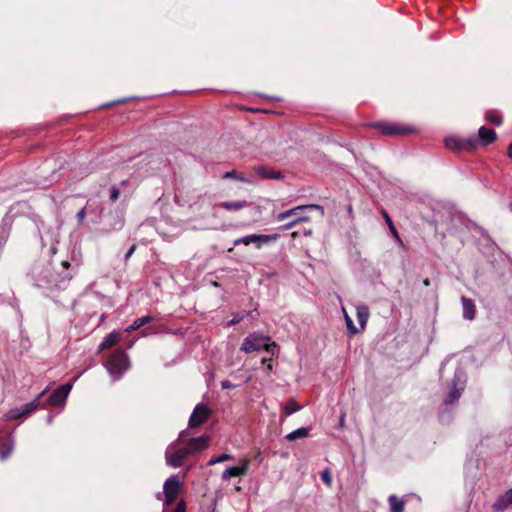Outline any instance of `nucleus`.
I'll list each match as a JSON object with an SVG mask.
<instances>
[{
	"label": "nucleus",
	"mask_w": 512,
	"mask_h": 512,
	"mask_svg": "<svg viewBox=\"0 0 512 512\" xmlns=\"http://www.w3.org/2000/svg\"><path fill=\"white\" fill-rule=\"evenodd\" d=\"M186 432L183 431L179 434L178 438L170 443L165 451L166 463L173 467L178 468L183 465L185 459L191 456L188 447L185 444Z\"/></svg>",
	"instance_id": "obj_1"
},
{
	"label": "nucleus",
	"mask_w": 512,
	"mask_h": 512,
	"mask_svg": "<svg viewBox=\"0 0 512 512\" xmlns=\"http://www.w3.org/2000/svg\"><path fill=\"white\" fill-rule=\"evenodd\" d=\"M264 349L271 355H275L278 352V347L274 342H270V338L260 334L252 333L247 336L241 345V350L245 353H252Z\"/></svg>",
	"instance_id": "obj_2"
},
{
	"label": "nucleus",
	"mask_w": 512,
	"mask_h": 512,
	"mask_svg": "<svg viewBox=\"0 0 512 512\" xmlns=\"http://www.w3.org/2000/svg\"><path fill=\"white\" fill-rule=\"evenodd\" d=\"M106 368L113 380H118L129 368L127 354L122 350L114 352L108 359Z\"/></svg>",
	"instance_id": "obj_3"
},
{
	"label": "nucleus",
	"mask_w": 512,
	"mask_h": 512,
	"mask_svg": "<svg viewBox=\"0 0 512 512\" xmlns=\"http://www.w3.org/2000/svg\"><path fill=\"white\" fill-rule=\"evenodd\" d=\"M466 384V375L463 371L457 370L452 381L450 390L445 398V404H453L458 401Z\"/></svg>",
	"instance_id": "obj_4"
},
{
	"label": "nucleus",
	"mask_w": 512,
	"mask_h": 512,
	"mask_svg": "<svg viewBox=\"0 0 512 512\" xmlns=\"http://www.w3.org/2000/svg\"><path fill=\"white\" fill-rule=\"evenodd\" d=\"M182 484L178 480L177 476L173 475L169 477L163 486V494H164V506L167 507L171 505L179 495Z\"/></svg>",
	"instance_id": "obj_5"
},
{
	"label": "nucleus",
	"mask_w": 512,
	"mask_h": 512,
	"mask_svg": "<svg viewBox=\"0 0 512 512\" xmlns=\"http://www.w3.org/2000/svg\"><path fill=\"white\" fill-rule=\"evenodd\" d=\"M477 140L473 137L463 139L455 136H449L444 139L446 148L455 151H471L475 149Z\"/></svg>",
	"instance_id": "obj_6"
},
{
	"label": "nucleus",
	"mask_w": 512,
	"mask_h": 512,
	"mask_svg": "<svg viewBox=\"0 0 512 512\" xmlns=\"http://www.w3.org/2000/svg\"><path fill=\"white\" fill-rule=\"evenodd\" d=\"M44 393H45V391H43L39 395V397H37L36 399H34L33 401H31L29 403L24 404L21 407L13 408V409L9 410L5 414L6 419H8V420L19 419V418L26 417V416L30 415L40 405V398Z\"/></svg>",
	"instance_id": "obj_7"
},
{
	"label": "nucleus",
	"mask_w": 512,
	"mask_h": 512,
	"mask_svg": "<svg viewBox=\"0 0 512 512\" xmlns=\"http://www.w3.org/2000/svg\"><path fill=\"white\" fill-rule=\"evenodd\" d=\"M317 205H303L290 209V229L297 223L310 219V214L318 209Z\"/></svg>",
	"instance_id": "obj_8"
},
{
	"label": "nucleus",
	"mask_w": 512,
	"mask_h": 512,
	"mask_svg": "<svg viewBox=\"0 0 512 512\" xmlns=\"http://www.w3.org/2000/svg\"><path fill=\"white\" fill-rule=\"evenodd\" d=\"M211 415V410L205 404H198L189 419V427L202 425Z\"/></svg>",
	"instance_id": "obj_9"
},
{
	"label": "nucleus",
	"mask_w": 512,
	"mask_h": 512,
	"mask_svg": "<svg viewBox=\"0 0 512 512\" xmlns=\"http://www.w3.org/2000/svg\"><path fill=\"white\" fill-rule=\"evenodd\" d=\"M278 237H279L278 234L248 235V236H244V237L236 239L234 241V245L235 246H237L239 244L249 245L250 243H258L259 245H261V244H266V243H269V242L276 241L278 239Z\"/></svg>",
	"instance_id": "obj_10"
},
{
	"label": "nucleus",
	"mask_w": 512,
	"mask_h": 512,
	"mask_svg": "<svg viewBox=\"0 0 512 512\" xmlns=\"http://www.w3.org/2000/svg\"><path fill=\"white\" fill-rule=\"evenodd\" d=\"M72 389V383L61 385L55 389L48 398V402L52 406L63 405Z\"/></svg>",
	"instance_id": "obj_11"
},
{
	"label": "nucleus",
	"mask_w": 512,
	"mask_h": 512,
	"mask_svg": "<svg viewBox=\"0 0 512 512\" xmlns=\"http://www.w3.org/2000/svg\"><path fill=\"white\" fill-rule=\"evenodd\" d=\"M250 465V460L247 458H244L241 460L240 465L228 467L223 473H222V479L224 481L229 480L231 477H240L247 473L248 468Z\"/></svg>",
	"instance_id": "obj_12"
},
{
	"label": "nucleus",
	"mask_w": 512,
	"mask_h": 512,
	"mask_svg": "<svg viewBox=\"0 0 512 512\" xmlns=\"http://www.w3.org/2000/svg\"><path fill=\"white\" fill-rule=\"evenodd\" d=\"M185 444L188 447V450L191 453V455H193L195 453L205 450L208 447L209 437L203 435L200 437L191 438L188 441L185 439Z\"/></svg>",
	"instance_id": "obj_13"
},
{
	"label": "nucleus",
	"mask_w": 512,
	"mask_h": 512,
	"mask_svg": "<svg viewBox=\"0 0 512 512\" xmlns=\"http://www.w3.org/2000/svg\"><path fill=\"white\" fill-rule=\"evenodd\" d=\"M254 172L256 175H258L262 179L278 180V179L285 178V175L283 172L277 171L273 168L263 166V165L254 167Z\"/></svg>",
	"instance_id": "obj_14"
},
{
	"label": "nucleus",
	"mask_w": 512,
	"mask_h": 512,
	"mask_svg": "<svg viewBox=\"0 0 512 512\" xmlns=\"http://www.w3.org/2000/svg\"><path fill=\"white\" fill-rule=\"evenodd\" d=\"M375 127L384 135H401L409 132L406 127L390 123H377Z\"/></svg>",
	"instance_id": "obj_15"
},
{
	"label": "nucleus",
	"mask_w": 512,
	"mask_h": 512,
	"mask_svg": "<svg viewBox=\"0 0 512 512\" xmlns=\"http://www.w3.org/2000/svg\"><path fill=\"white\" fill-rule=\"evenodd\" d=\"M512 504V489L506 491L501 495L493 505L496 512L504 511L509 505Z\"/></svg>",
	"instance_id": "obj_16"
},
{
	"label": "nucleus",
	"mask_w": 512,
	"mask_h": 512,
	"mask_svg": "<svg viewBox=\"0 0 512 512\" xmlns=\"http://www.w3.org/2000/svg\"><path fill=\"white\" fill-rule=\"evenodd\" d=\"M462 308H463V317L467 320H473L475 318V305L471 299L466 297H462Z\"/></svg>",
	"instance_id": "obj_17"
},
{
	"label": "nucleus",
	"mask_w": 512,
	"mask_h": 512,
	"mask_svg": "<svg viewBox=\"0 0 512 512\" xmlns=\"http://www.w3.org/2000/svg\"><path fill=\"white\" fill-rule=\"evenodd\" d=\"M219 206L225 209L226 211L236 212L247 207L248 202L246 200L224 201L220 203Z\"/></svg>",
	"instance_id": "obj_18"
},
{
	"label": "nucleus",
	"mask_w": 512,
	"mask_h": 512,
	"mask_svg": "<svg viewBox=\"0 0 512 512\" xmlns=\"http://www.w3.org/2000/svg\"><path fill=\"white\" fill-rule=\"evenodd\" d=\"M478 135L479 140L485 146L492 143L496 139L495 131L484 126L479 129Z\"/></svg>",
	"instance_id": "obj_19"
},
{
	"label": "nucleus",
	"mask_w": 512,
	"mask_h": 512,
	"mask_svg": "<svg viewBox=\"0 0 512 512\" xmlns=\"http://www.w3.org/2000/svg\"><path fill=\"white\" fill-rule=\"evenodd\" d=\"M120 339V334L117 331H113L110 334H108L105 339L100 344V349L104 350L107 348H110L111 346L115 345Z\"/></svg>",
	"instance_id": "obj_20"
},
{
	"label": "nucleus",
	"mask_w": 512,
	"mask_h": 512,
	"mask_svg": "<svg viewBox=\"0 0 512 512\" xmlns=\"http://www.w3.org/2000/svg\"><path fill=\"white\" fill-rule=\"evenodd\" d=\"M14 450V442L11 438H8L4 441L0 448V458L1 460H6L12 454Z\"/></svg>",
	"instance_id": "obj_21"
},
{
	"label": "nucleus",
	"mask_w": 512,
	"mask_h": 512,
	"mask_svg": "<svg viewBox=\"0 0 512 512\" xmlns=\"http://www.w3.org/2000/svg\"><path fill=\"white\" fill-rule=\"evenodd\" d=\"M390 512H404L405 503L396 495L389 496Z\"/></svg>",
	"instance_id": "obj_22"
},
{
	"label": "nucleus",
	"mask_w": 512,
	"mask_h": 512,
	"mask_svg": "<svg viewBox=\"0 0 512 512\" xmlns=\"http://www.w3.org/2000/svg\"><path fill=\"white\" fill-rule=\"evenodd\" d=\"M152 320H153V318L149 315L140 317V318L136 319L129 327H127L126 331L131 332V331L137 330V329L141 328L142 326H144L145 324L151 322Z\"/></svg>",
	"instance_id": "obj_23"
},
{
	"label": "nucleus",
	"mask_w": 512,
	"mask_h": 512,
	"mask_svg": "<svg viewBox=\"0 0 512 512\" xmlns=\"http://www.w3.org/2000/svg\"><path fill=\"white\" fill-rule=\"evenodd\" d=\"M357 318L360 326L364 328L369 318V309L366 306L357 307Z\"/></svg>",
	"instance_id": "obj_24"
},
{
	"label": "nucleus",
	"mask_w": 512,
	"mask_h": 512,
	"mask_svg": "<svg viewBox=\"0 0 512 512\" xmlns=\"http://www.w3.org/2000/svg\"><path fill=\"white\" fill-rule=\"evenodd\" d=\"M224 178H234V179H237L241 182H245V183H249V184H254L255 182L250 179V178H247L243 173H237L236 171H228L224 174Z\"/></svg>",
	"instance_id": "obj_25"
},
{
	"label": "nucleus",
	"mask_w": 512,
	"mask_h": 512,
	"mask_svg": "<svg viewBox=\"0 0 512 512\" xmlns=\"http://www.w3.org/2000/svg\"><path fill=\"white\" fill-rule=\"evenodd\" d=\"M309 431V428L302 427L290 432V441L306 438L309 435Z\"/></svg>",
	"instance_id": "obj_26"
},
{
	"label": "nucleus",
	"mask_w": 512,
	"mask_h": 512,
	"mask_svg": "<svg viewBox=\"0 0 512 512\" xmlns=\"http://www.w3.org/2000/svg\"><path fill=\"white\" fill-rule=\"evenodd\" d=\"M485 118L487 121H489L495 125H500L502 123L501 116L498 114V112L493 111V110L487 111L485 114Z\"/></svg>",
	"instance_id": "obj_27"
},
{
	"label": "nucleus",
	"mask_w": 512,
	"mask_h": 512,
	"mask_svg": "<svg viewBox=\"0 0 512 512\" xmlns=\"http://www.w3.org/2000/svg\"><path fill=\"white\" fill-rule=\"evenodd\" d=\"M230 459H232V456L230 454L223 453V454H220L218 457L210 459L208 462V465L212 466V465H215L218 463L228 461Z\"/></svg>",
	"instance_id": "obj_28"
},
{
	"label": "nucleus",
	"mask_w": 512,
	"mask_h": 512,
	"mask_svg": "<svg viewBox=\"0 0 512 512\" xmlns=\"http://www.w3.org/2000/svg\"><path fill=\"white\" fill-rule=\"evenodd\" d=\"M321 479L328 487L332 485V476L329 469H325L324 471H322Z\"/></svg>",
	"instance_id": "obj_29"
},
{
	"label": "nucleus",
	"mask_w": 512,
	"mask_h": 512,
	"mask_svg": "<svg viewBox=\"0 0 512 512\" xmlns=\"http://www.w3.org/2000/svg\"><path fill=\"white\" fill-rule=\"evenodd\" d=\"M345 320H346L347 328L351 332L355 333L356 332V328L354 327L352 319L347 314H345Z\"/></svg>",
	"instance_id": "obj_30"
},
{
	"label": "nucleus",
	"mask_w": 512,
	"mask_h": 512,
	"mask_svg": "<svg viewBox=\"0 0 512 512\" xmlns=\"http://www.w3.org/2000/svg\"><path fill=\"white\" fill-rule=\"evenodd\" d=\"M119 195H120L119 189L116 188V187H112L111 188V193H110V199L112 201H116L119 198Z\"/></svg>",
	"instance_id": "obj_31"
},
{
	"label": "nucleus",
	"mask_w": 512,
	"mask_h": 512,
	"mask_svg": "<svg viewBox=\"0 0 512 512\" xmlns=\"http://www.w3.org/2000/svg\"><path fill=\"white\" fill-rule=\"evenodd\" d=\"M221 387H222V389H225V390H226V389L235 388V387H236V385H235V384H233V383H231V382H230V381H228V380H224V381H222V382H221Z\"/></svg>",
	"instance_id": "obj_32"
},
{
	"label": "nucleus",
	"mask_w": 512,
	"mask_h": 512,
	"mask_svg": "<svg viewBox=\"0 0 512 512\" xmlns=\"http://www.w3.org/2000/svg\"><path fill=\"white\" fill-rule=\"evenodd\" d=\"M85 215H86V210H85V208L81 209V210L77 213V219H78V221H79L80 223L84 220Z\"/></svg>",
	"instance_id": "obj_33"
},
{
	"label": "nucleus",
	"mask_w": 512,
	"mask_h": 512,
	"mask_svg": "<svg viewBox=\"0 0 512 512\" xmlns=\"http://www.w3.org/2000/svg\"><path fill=\"white\" fill-rule=\"evenodd\" d=\"M49 276H50V272L48 271V273L45 274L43 279H38V285L41 286L44 282L49 283L50 282Z\"/></svg>",
	"instance_id": "obj_34"
},
{
	"label": "nucleus",
	"mask_w": 512,
	"mask_h": 512,
	"mask_svg": "<svg viewBox=\"0 0 512 512\" xmlns=\"http://www.w3.org/2000/svg\"><path fill=\"white\" fill-rule=\"evenodd\" d=\"M174 512H185V504L183 501H180L177 504V507L175 508Z\"/></svg>",
	"instance_id": "obj_35"
},
{
	"label": "nucleus",
	"mask_w": 512,
	"mask_h": 512,
	"mask_svg": "<svg viewBox=\"0 0 512 512\" xmlns=\"http://www.w3.org/2000/svg\"><path fill=\"white\" fill-rule=\"evenodd\" d=\"M385 217H386V222H388V224H389V226H390V228H391V230H392L393 234H394L395 236H397V235H398V234H397V231H396V229L394 228V226H393V224H392L391 219L388 217V215H385Z\"/></svg>",
	"instance_id": "obj_36"
},
{
	"label": "nucleus",
	"mask_w": 512,
	"mask_h": 512,
	"mask_svg": "<svg viewBox=\"0 0 512 512\" xmlns=\"http://www.w3.org/2000/svg\"><path fill=\"white\" fill-rule=\"evenodd\" d=\"M135 249H136V247L134 245L130 247V249L128 250V252L125 255V259L126 260L129 259L132 256V254L134 253Z\"/></svg>",
	"instance_id": "obj_37"
},
{
	"label": "nucleus",
	"mask_w": 512,
	"mask_h": 512,
	"mask_svg": "<svg viewBox=\"0 0 512 512\" xmlns=\"http://www.w3.org/2000/svg\"><path fill=\"white\" fill-rule=\"evenodd\" d=\"M345 418H346V414L345 413H342L340 415V419H339V426L341 428H343L345 426Z\"/></svg>",
	"instance_id": "obj_38"
},
{
	"label": "nucleus",
	"mask_w": 512,
	"mask_h": 512,
	"mask_svg": "<svg viewBox=\"0 0 512 512\" xmlns=\"http://www.w3.org/2000/svg\"><path fill=\"white\" fill-rule=\"evenodd\" d=\"M299 410V406H296L294 405L291 401H290V408H289V411H290V414H292L293 412Z\"/></svg>",
	"instance_id": "obj_39"
},
{
	"label": "nucleus",
	"mask_w": 512,
	"mask_h": 512,
	"mask_svg": "<svg viewBox=\"0 0 512 512\" xmlns=\"http://www.w3.org/2000/svg\"><path fill=\"white\" fill-rule=\"evenodd\" d=\"M238 322H240V318H233L231 321H229V325H234Z\"/></svg>",
	"instance_id": "obj_40"
},
{
	"label": "nucleus",
	"mask_w": 512,
	"mask_h": 512,
	"mask_svg": "<svg viewBox=\"0 0 512 512\" xmlns=\"http://www.w3.org/2000/svg\"><path fill=\"white\" fill-rule=\"evenodd\" d=\"M508 156L512 159V142L510 143L508 147Z\"/></svg>",
	"instance_id": "obj_41"
},
{
	"label": "nucleus",
	"mask_w": 512,
	"mask_h": 512,
	"mask_svg": "<svg viewBox=\"0 0 512 512\" xmlns=\"http://www.w3.org/2000/svg\"><path fill=\"white\" fill-rule=\"evenodd\" d=\"M298 234H299V232H298V231H296V230H294V231L290 232V235H291L292 237H296Z\"/></svg>",
	"instance_id": "obj_42"
},
{
	"label": "nucleus",
	"mask_w": 512,
	"mask_h": 512,
	"mask_svg": "<svg viewBox=\"0 0 512 512\" xmlns=\"http://www.w3.org/2000/svg\"><path fill=\"white\" fill-rule=\"evenodd\" d=\"M288 215V212H283L280 214V218L283 219Z\"/></svg>",
	"instance_id": "obj_43"
},
{
	"label": "nucleus",
	"mask_w": 512,
	"mask_h": 512,
	"mask_svg": "<svg viewBox=\"0 0 512 512\" xmlns=\"http://www.w3.org/2000/svg\"><path fill=\"white\" fill-rule=\"evenodd\" d=\"M69 265L70 264L67 261H63L62 262V266L65 267V268L69 267Z\"/></svg>",
	"instance_id": "obj_44"
},
{
	"label": "nucleus",
	"mask_w": 512,
	"mask_h": 512,
	"mask_svg": "<svg viewBox=\"0 0 512 512\" xmlns=\"http://www.w3.org/2000/svg\"><path fill=\"white\" fill-rule=\"evenodd\" d=\"M284 413H288V406L284 407Z\"/></svg>",
	"instance_id": "obj_45"
},
{
	"label": "nucleus",
	"mask_w": 512,
	"mask_h": 512,
	"mask_svg": "<svg viewBox=\"0 0 512 512\" xmlns=\"http://www.w3.org/2000/svg\"><path fill=\"white\" fill-rule=\"evenodd\" d=\"M52 421V417L48 416V422L50 423Z\"/></svg>",
	"instance_id": "obj_46"
},
{
	"label": "nucleus",
	"mask_w": 512,
	"mask_h": 512,
	"mask_svg": "<svg viewBox=\"0 0 512 512\" xmlns=\"http://www.w3.org/2000/svg\"><path fill=\"white\" fill-rule=\"evenodd\" d=\"M424 284H425V285H429V281H428V280H425Z\"/></svg>",
	"instance_id": "obj_47"
}]
</instances>
